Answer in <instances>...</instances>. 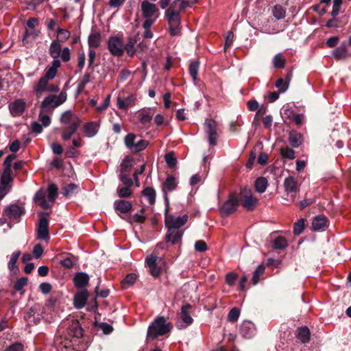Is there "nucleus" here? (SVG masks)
I'll return each mask as SVG.
<instances>
[{
  "instance_id": "1",
  "label": "nucleus",
  "mask_w": 351,
  "mask_h": 351,
  "mask_svg": "<svg viewBox=\"0 0 351 351\" xmlns=\"http://www.w3.org/2000/svg\"><path fill=\"white\" fill-rule=\"evenodd\" d=\"M166 202L165 210V226L167 228V232L165 235V241L171 242L173 245L178 243L182 238L184 230L180 228L182 227L188 220V215H184L182 217H174L173 215H168L169 199L167 195H165Z\"/></svg>"
},
{
  "instance_id": "2",
  "label": "nucleus",
  "mask_w": 351,
  "mask_h": 351,
  "mask_svg": "<svg viewBox=\"0 0 351 351\" xmlns=\"http://www.w3.org/2000/svg\"><path fill=\"white\" fill-rule=\"evenodd\" d=\"M66 93L61 92L58 95L52 94L46 97L40 104V112L39 114L40 120L42 122V125L47 127L51 123V119L47 114H43V112H47L48 108H54L62 104L66 99Z\"/></svg>"
},
{
  "instance_id": "3",
  "label": "nucleus",
  "mask_w": 351,
  "mask_h": 351,
  "mask_svg": "<svg viewBox=\"0 0 351 351\" xmlns=\"http://www.w3.org/2000/svg\"><path fill=\"white\" fill-rule=\"evenodd\" d=\"M173 324L167 322L164 316H157L147 328V340H154L158 337L169 333L173 329Z\"/></svg>"
},
{
  "instance_id": "4",
  "label": "nucleus",
  "mask_w": 351,
  "mask_h": 351,
  "mask_svg": "<svg viewBox=\"0 0 351 351\" xmlns=\"http://www.w3.org/2000/svg\"><path fill=\"white\" fill-rule=\"evenodd\" d=\"M141 10L143 16L145 19L143 27H150L158 17L159 10L158 8L155 4L145 0L141 3Z\"/></svg>"
},
{
  "instance_id": "5",
  "label": "nucleus",
  "mask_w": 351,
  "mask_h": 351,
  "mask_svg": "<svg viewBox=\"0 0 351 351\" xmlns=\"http://www.w3.org/2000/svg\"><path fill=\"white\" fill-rule=\"evenodd\" d=\"M180 10H176L173 5H171L166 11V16L169 25V32L171 36H178L180 33Z\"/></svg>"
},
{
  "instance_id": "6",
  "label": "nucleus",
  "mask_w": 351,
  "mask_h": 351,
  "mask_svg": "<svg viewBox=\"0 0 351 351\" xmlns=\"http://www.w3.org/2000/svg\"><path fill=\"white\" fill-rule=\"evenodd\" d=\"M239 206V199L237 192L230 193L228 199L219 208L221 217L226 218L234 213Z\"/></svg>"
},
{
  "instance_id": "7",
  "label": "nucleus",
  "mask_w": 351,
  "mask_h": 351,
  "mask_svg": "<svg viewBox=\"0 0 351 351\" xmlns=\"http://www.w3.org/2000/svg\"><path fill=\"white\" fill-rule=\"evenodd\" d=\"M238 195L239 204L241 203L247 210L252 211L256 208L258 199L253 197L252 190L249 187L241 188Z\"/></svg>"
},
{
  "instance_id": "8",
  "label": "nucleus",
  "mask_w": 351,
  "mask_h": 351,
  "mask_svg": "<svg viewBox=\"0 0 351 351\" xmlns=\"http://www.w3.org/2000/svg\"><path fill=\"white\" fill-rule=\"evenodd\" d=\"M49 53L54 59L58 60L60 57L63 62H68L71 58V51L68 47L62 49L58 40H53L49 47Z\"/></svg>"
},
{
  "instance_id": "9",
  "label": "nucleus",
  "mask_w": 351,
  "mask_h": 351,
  "mask_svg": "<svg viewBox=\"0 0 351 351\" xmlns=\"http://www.w3.org/2000/svg\"><path fill=\"white\" fill-rule=\"evenodd\" d=\"M67 336L71 342H77L84 337V330L77 319H72L67 328Z\"/></svg>"
},
{
  "instance_id": "10",
  "label": "nucleus",
  "mask_w": 351,
  "mask_h": 351,
  "mask_svg": "<svg viewBox=\"0 0 351 351\" xmlns=\"http://www.w3.org/2000/svg\"><path fill=\"white\" fill-rule=\"evenodd\" d=\"M39 223L37 228V237L41 240H46L49 238V219L45 217L49 215V213L40 212L39 214Z\"/></svg>"
},
{
  "instance_id": "11",
  "label": "nucleus",
  "mask_w": 351,
  "mask_h": 351,
  "mask_svg": "<svg viewBox=\"0 0 351 351\" xmlns=\"http://www.w3.org/2000/svg\"><path fill=\"white\" fill-rule=\"evenodd\" d=\"M158 261H160L161 258L154 254L145 259V263L149 268V273L154 278L159 277L161 273V267L158 265Z\"/></svg>"
},
{
  "instance_id": "12",
  "label": "nucleus",
  "mask_w": 351,
  "mask_h": 351,
  "mask_svg": "<svg viewBox=\"0 0 351 351\" xmlns=\"http://www.w3.org/2000/svg\"><path fill=\"white\" fill-rule=\"evenodd\" d=\"M61 63L59 60H53L51 64L49 66L45 76L40 80L39 88H43L45 85L46 81L52 80L57 73L58 69L60 66Z\"/></svg>"
},
{
  "instance_id": "13",
  "label": "nucleus",
  "mask_w": 351,
  "mask_h": 351,
  "mask_svg": "<svg viewBox=\"0 0 351 351\" xmlns=\"http://www.w3.org/2000/svg\"><path fill=\"white\" fill-rule=\"evenodd\" d=\"M108 47L110 52L117 56H122L123 53V45L118 37H110L108 40Z\"/></svg>"
},
{
  "instance_id": "14",
  "label": "nucleus",
  "mask_w": 351,
  "mask_h": 351,
  "mask_svg": "<svg viewBox=\"0 0 351 351\" xmlns=\"http://www.w3.org/2000/svg\"><path fill=\"white\" fill-rule=\"evenodd\" d=\"M205 125L209 143L210 145L214 146L217 144V122L213 119H206Z\"/></svg>"
},
{
  "instance_id": "15",
  "label": "nucleus",
  "mask_w": 351,
  "mask_h": 351,
  "mask_svg": "<svg viewBox=\"0 0 351 351\" xmlns=\"http://www.w3.org/2000/svg\"><path fill=\"white\" fill-rule=\"evenodd\" d=\"M26 103L23 99H18L9 104V110L13 117L21 116L25 111Z\"/></svg>"
},
{
  "instance_id": "16",
  "label": "nucleus",
  "mask_w": 351,
  "mask_h": 351,
  "mask_svg": "<svg viewBox=\"0 0 351 351\" xmlns=\"http://www.w3.org/2000/svg\"><path fill=\"white\" fill-rule=\"evenodd\" d=\"M192 308V306L189 304H185L181 307L180 312V318L184 325H178V328L179 329H182L186 328L188 326L191 325L193 319L190 315L189 310Z\"/></svg>"
},
{
  "instance_id": "17",
  "label": "nucleus",
  "mask_w": 351,
  "mask_h": 351,
  "mask_svg": "<svg viewBox=\"0 0 351 351\" xmlns=\"http://www.w3.org/2000/svg\"><path fill=\"white\" fill-rule=\"evenodd\" d=\"M89 276L85 272H77L73 278V284L76 289H86V287L89 283Z\"/></svg>"
},
{
  "instance_id": "18",
  "label": "nucleus",
  "mask_w": 351,
  "mask_h": 351,
  "mask_svg": "<svg viewBox=\"0 0 351 351\" xmlns=\"http://www.w3.org/2000/svg\"><path fill=\"white\" fill-rule=\"evenodd\" d=\"M82 121L79 117H76L75 120L66 127L62 134V138L64 141H69L71 136L76 132Z\"/></svg>"
},
{
  "instance_id": "19",
  "label": "nucleus",
  "mask_w": 351,
  "mask_h": 351,
  "mask_svg": "<svg viewBox=\"0 0 351 351\" xmlns=\"http://www.w3.org/2000/svg\"><path fill=\"white\" fill-rule=\"evenodd\" d=\"M89 297V293L87 289L78 291L74 295L73 305L75 308L81 309L86 304L87 300Z\"/></svg>"
},
{
  "instance_id": "20",
  "label": "nucleus",
  "mask_w": 351,
  "mask_h": 351,
  "mask_svg": "<svg viewBox=\"0 0 351 351\" xmlns=\"http://www.w3.org/2000/svg\"><path fill=\"white\" fill-rule=\"evenodd\" d=\"M5 214L12 219H18L25 214V209L17 204H11L5 209Z\"/></svg>"
},
{
  "instance_id": "21",
  "label": "nucleus",
  "mask_w": 351,
  "mask_h": 351,
  "mask_svg": "<svg viewBox=\"0 0 351 351\" xmlns=\"http://www.w3.org/2000/svg\"><path fill=\"white\" fill-rule=\"evenodd\" d=\"M284 116L285 119L295 123L298 126H300L303 123L304 114H297L291 108H287L284 110Z\"/></svg>"
},
{
  "instance_id": "22",
  "label": "nucleus",
  "mask_w": 351,
  "mask_h": 351,
  "mask_svg": "<svg viewBox=\"0 0 351 351\" xmlns=\"http://www.w3.org/2000/svg\"><path fill=\"white\" fill-rule=\"evenodd\" d=\"M288 141L292 147H299L303 142V136L295 130H291Z\"/></svg>"
},
{
  "instance_id": "23",
  "label": "nucleus",
  "mask_w": 351,
  "mask_h": 351,
  "mask_svg": "<svg viewBox=\"0 0 351 351\" xmlns=\"http://www.w3.org/2000/svg\"><path fill=\"white\" fill-rule=\"evenodd\" d=\"M328 226V220L324 215L315 217L312 222V228L314 230H324Z\"/></svg>"
},
{
  "instance_id": "24",
  "label": "nucleus",
  "mask_w": 351,
  "mask_h": 351,
  "mask_svg": "<svg viewBox=\"0 0 351 351\" xmlns=\"http://www.w3.org/2000/svg\"><path fill=\"white\" fill-rule=\"evenodd\" d=\"M135 98L132 95H128L126 97L119 95L117 97V106L119 109L126 110L128 107L134 104Z\"/></svg>"
},
{
  "instance_id": "25",
  "label": "nucleus",
  "mask_w": 351,
  "mask_h": 351,
  "mask_svg": "<svg viewBox=\"0 0 351 351\" xmlns=\"http://www.w3.org/2000/svg\"><path fill=\"white\" fill-rule=\"evenodd\" d=\"M114 209L121 213H128L132 209V204L126 200H116L114 203Z\"/></svg>"
},
{
  "instance_id": "26",
  "label": "nucleus",
  "mask_w": 351,
  "mask_h": 351,
  "mask_svg": "<svg viewBox=\"0 0 351 351\" xmlns=\"http://www.w3.org/2000/svg\"><path fill=\"white\" fill-rule=\"evenodd\" d=\"M34 200L45 210L49 209L51 207L49 202L46 200L45 193L42 190H39L36 193Z\"/></svg>"
},
{
  "instance_id": "27",
  "label": "nucleus",
  "mask_w": 351,
  "mask_h": 351,
  "mask_svg": "<svg viewBox=\"0 0 351 351\" xmlns=\"http://www.w3.org/2000/svg\"><path fill=\"white\" fill-rule=\"evenodd\" d=\"M99 125L94 121L86 123L83 127V131L86 136L93 137L95 136L99 130Z\"/></svg>"
},
{
  "instance_id": "28",
  "label": "nucleus",
  "mask_w": 351,
  "mask_h": 351,
  "mask_svg": "<svg viewBox=\"0 0 351 351\" xmlns=\"http://www.w3.org/2000/svg\"><path fill=\"white\" fill-rule=\"evenodd\" d=\"M297 338L302 343H306L309 342L311 337V332L309 329L306 326H302L297 330Z\"/></svg>"
},
{
  "instance_id": "29",
  "label": "nucleus",
  "mask_w": 351,
  "mask_h": 351,
  "mask_svg": "<svg viewBox=\"0 0 351 351\" xmlns=\"http://www.w3.org/2000/svg\"><path fill=\"white\" fill-rule=\"evenodd\" d=\"M285 189L288 193H295L298 190V183L295 178L289 176L284 181Z\"/></svg>"
},
{
  "instance_id": "30",
  "label": "nucleus",
  "mask_w": 351,
  "mask_h": 351,
  "mask_svg": "<svg viewBox=\"0 0 351 351\" xmlns=\"http://www.w3.org/2000/svg\"><path fill=\"white\" fill-rule=\"evenodd\" d=\"M134 166V158L131 156H126L121 163V173H128Z\"/></svg>"
},
{
  "instance_id": "31",
  "label": "nucleus",
  "mask_w": 351,
  "mask_h": 351,
  "mask_svg": "<svg viewBox=\"0 0 351 351\" xmlns=\"http://www.w3.org/2000/svg\"><path fill=\"white\" fill-rule=\"evenodd\" d=\"M176 187L177 183L176 182V178L172 176H169L162 184V191L164 192L173 191L176 189Z\"/></svg>"
},
{
  "instance_id": "32",
  "label": "nucleus",
  "mask_w": 351,
  "mask_h": 351,
  "mask_svg": "<svg viewBox=\"0 0 351 351\" xmlns=\"http://www.w3.org/2000/svg\"><path fill=\"white\" fill-rule=\"evenodd\" d=\"M79 186L74 183L69 184L62 188V195L68 198L77 193Z\"/></svg>"
},
{
  "instance_id": "33",
  "label": "nucleus",
  "mask_w": 351,
  "mask_h": 351,
  "mask_svg": "<svg viewBox=\"0 0 351 351\" xmlns=\"http://www.w3.org/2000/svg\"><path fill=\"white\" fill-rule=\"evenodd\" d=\"M240 331L242 335L247 339L253 335L254 327L251 322H244L241 324Z\"/></svg>"
},
{
  "instance_id": "34",
  "label": "nucleus",
  "mask_w": 351,
  "mask_h": 351,
  "mask_svg": "<svg viewBox=\"0 0 351 351\" xmlns=\"http://www.w3.org/2000/svg\"><path fill=\"white\" fill-rule=\"evenodd\" d=\"M268 186V182L266 178L265 177H259L254 182V188L255 190L260 193H264Z\"/></svg>"
},
{
  "instance_id": "35",
  "label": "nucleus",
  "mask_w": 351,
  "mask_h": 351,
  "mask_svg": "<svg viewBox=\"0 0 351 351\" xmlns=\"http://www.w3.org/2000/svg\"><path fill=\"white\" fill-rule=\"evenodd\" d=\"M13 180L14 178L12 176V172L3 171L1 177V184L11 189V182L13 181Z\"/></svg>"
},
{
  "instance_id": "36",
  "label": "nucleus",
  "mask_w": 351,
  "mask_h": 351,
  "mask_svg": "<svg viewBox=\"0 0 351 351\" xmlns=\"http://www.w3.org/2000/svg\"><path fill=\"white\" fill-rule=\"evenodd\" d=\"M287 245V239L284 237L278 236L273 241L272 247L276 250H284Z\"/></svg>"
},
{
  "instance_id": "37",
  "label": "nucleus",
  "mask_w": 351,
  "mask_h": 351,
  "mask_svg": "<svg viewBox=\"0 0 351 351\" xmlns=\"http://www.w3.org/2000/svg\"><path fill=\"white\" fill-rule=\"evenodd\" d=\"M142 194L144 197H147L150 204H154L156 201V191L152 187H146L143 191Z\"/></svg>"
},
{
  "instance_id": "38",
  "label": "nucleus",
  "mask_w": 351,
  "mask_h": 351,
  "mask_svg": "<svg viewBox=\"0 0 351 351\" xmlns=\"http://www.w3.org/2000/svg\"><path fill=\"white\" fill-rule=\"evenodd\" d=\"M47 192L48 200L51 202H54L58 193V188L57 185L54 183L49 184L47 188Z\"/></svg>"
},
{
  "instance_id": "39",
  "label": "nucleus",
  "mask_w": 351,
  "mask_h": 351,
  "mask_svg": "<svg viewBox=\"0 0 351 351\" xmlns=\"http://www.w3.org/2000/svg\"><path fill=\"white\" fill-rule=\"evenodd\" d=\"M76 117L71 110H66L62 114L60 122L64 125H70Z\"/></svg>"
},
{
  "instance_id": "40",
  "label": "nucleus",
  "mask_w": 351,
  "mask_h": 351,
  "mask_svg": "<svg viewBox=\"0 0 351 351\" xmlns=\"http://www.w3.org/2000/svg\"><path fill=\"white\" fill-rule=\"evenodd\" d=\"M101 43V35L98 32H93L88 37V45L91 47H98Z\"/></svg>"
},
{
  "instance_id": "41",
  "label": "nucleus",
  "mask_w": 351,
  "mask_h": 351,
  "mask_svg": "<svg viewBox=\"0 0 351 351\" xmlns=\"http://www.w3.org/2000/svg\"><path fill=\"white\" fill-rule=\"evenodd\" d=\"M137 279L135 274L131 273L128 274L121 282V285L123 289H127L133 285Z\"/></svg>"
},
{
  "instance_id": "42",
  "label": "nucleus",
  "mask_w": 351,
  "mask_h": 351,
  "mask_svg": "<svg viewBox=\"0 0 351 351\" xmlns=\"http://www.w3.org/2000/svg\"><path fill=\"white\" fill-rule=\"evenodd\" d=\"M306 219L304 218H300L293 224V234L295 236L300 235L304 230L306 226L305 224Z\"/></svg>"
},
{
  "instance_id": "43",
  "label": "nucleus",
  "mask_w": 351,
  "mask_h": 351,
  "mask_svg": "<svg viewBox=\"0 0 351 351\" xmlns=\"http://www.w3.org/2000/svg\"><path fill=\"white\" fill-rule=\"evenodd\" d=\"M77 258L72 254H69L66 257L62 259L60 262L61 265L66 269H71Z\"/></svg>"
},
{
  "instance_id": "44",
  "label": "nucleus",
  "mask_w": 351,
  "mask_h": 351,
  "mask_svg": "<svg viewBox=\"0 0 351 351\" xmlns=\"http://www.w3.org/2000/svg\"><path fill=\"white\" fill-rule=\"evenodd\" d=\"M40 32L39 30L36 29H25V32L24 34L23 38V43L24 45H27L29 43L28 39L32 37L33 39H35L39 34Z\"/></svg>"
},
{
  "instance_id": "45",
  "label": "nucleus",
  "mask_w": 351,
  "mask_h": 351,
  "mask_svg": "<svg viewBox=\"0 0 351 351\" xmlns=\"http://www.w3.org/2000/svg\"><path fill=\"white\" fill-rule=\"evenodd\" d=\"M265 267L263 265H259L253 272L252 282L253 285H256L259 282L260 276L264 273Z\"/></svg>"
},
{
  "instance_id": "46",
  "label": "nucleus",
  "mask_w": 351,
  "mask_h": 351,
  "mask_svg": "<svg viewBox=\"0 0 351 351\" xmlns=\"http://www.w3.org/2000/svg\"><path fill=\"white\" fill-rule=\"evenodd\" d=\"M280 153L284 158L293 160L295 158V151L289 147L280 148Z\"/></svg>"
},
{
  "instance_id": "47",
  "label": "nucleus",
  "mask_w": 351,
  "mask_h": 351,
  "mask_svg": "<svg viewBox=\"0 0 351 351\" xmlns=\"http://www.w3.org/2000/svg\"><path fill=\"white\" fill-rule=\"evenodd\" d=\"M348 50L345 45H341L332 51V56L337 60L343 59L347 56Z\"/></svg>"
},
{
  "instance_id": "48",
  "label": "nucleus",
  "mask_w": 351,
  "mask_h": 351,
  "mask_svg": "<svg viewBox=\"0 0 351 351\" xmlns=\"http://www.w3.org/2000/svg\"><path fill=\"white\" fill-rule=\"evenodd\" d=\"M165 158L166 163L169 168H173L176 167L177 164V158L173 152H170L166 154Z\"/></svg>"
},
{
  "instance_id": "49",
  "label": "nucleus",
  "mask_w": 351,
  "mask_h": 351,
  "mask_svg": "<svg viewBox=\"0 0 351 351\" xmlns=\"http://www.w3.org/2000/svg\"><path fill=\"white\" fill-rule=\"evenodd\" d=\"M131 186H123L117 189L118 196L121 198H128L132 196V190L130 189Z\"/></svg>"
},
{
  "instance_id": "50",
  "label": "nucleus",
  "mask_w": 351,
  "mask_h": 351,
  "mask_svg": "<svg viewBox=\"0 0 351 351\" xmlns=\"http://www.w3.org/2000/svg\"><path fill=\"white\" fill-rule=\"evenodd\" d=\"M273 64L276 69H282L285 66V58L281 53H278L274 57Z\"/></svg>"
},
{
  "instance_id": "51",
  "label": "nucleus",
  "mask_w": 351,
  "mask_h": 351,
  "mask_svg": "<svg viewBox=\"0 0 351 351\" xmlns=\"http://www.w3.org/2000/svg\"><path fill=\"white\" fill-rule=\"evenodd\" d=\"M199 67V62L198 61H193L189 65V73L194 81H195L197 78Z\"/></svg>"
},
{
  "instance_id": "52",
  "label": "nucleus",
  "mask_w": 351,
  "mask_h": 351,
  "mask_svg": "<svg viewBox=\"0 0 351 351\" xmlns=\"http://www.w3.org/2000/svg\"><path fill=\"white\" fill-rule=\"evenodd\" d=\"M136 136L133 133H129L124 138V143L125 146L132 151L135 145V139Z\"/></svg>"
},
{
  "instance_id": "53",
  "label": "nucleus",
  "mask_w": 351,
  "mask_h": 351,
  "mask_svg": "<svg viewBox=\"0 0 351 351\" xmlns=\"http://www.w3.org/2000/svg\"><path fill=\"white\" fill-rule=\"evenodd\" d=\"M136 43V39L135 38H130L128 43L125 45V50L129 56H133L135 52L134 45Z\"/></svg>"
},
{
  "instance_id": "54",
  "label": "nucleus",
  "mask_w": 351,
  "mask_h": 351,
  "mask_svg": "<svg viewBox=\"0 0 351 351\" xmlns=\"http://www.w3.org/2000/svg\"><path fill=\"white\" fill-rule=\"evenodd\" d=\"M20 255H21L20 251H16L12 254L11 258H10V260L8 263V268L10 271H13L14 269H18L16 264V262H17Z\"/></svg>"
},
{
  "instance_id": "55",
  "label": "nucleus",
  "mask_w": 351,
  "mask_h": 351,
  "mask_svg": "<svg viewBox=\"0 0 351 351\" xmlns=\"http://www.w3.org/2000/svg\"><path fill=\"white\" fill-rule=\"evenodd\" d=\"M273 15L277 19H282L285 16V10L279 5H276L273 8Z\"/></svg>"
},
{
  "instance_id": "56",
  "label": "nucleus",
  "mask_w": 351,
  "mask_h": 351,
  "mask_svg": "<svg viewBox=\"0 0 351 351\" xmlns=\"http://www.w3.org/2000/svg\"><path fill=\"white\" fill-rule=\"evenodd\" d=\"M15 158H16V155H14V154H10L5 158V159L3 162V166H4L3 171L12 172L11 167H12V161Z\"/></svg>"
},
{
  "instance_id": "57",
  "label": "nucleus",
  "mask_w": 351,
  "mask_h": 351,
  "mask_svg": "<svg viewBox=\"0 0 351 351\" xmlns=\"http://www.w3.org/2000/svg\"><path fill=\"white\" fill-rule=\"evenodd\" d=\"M197 0H174L171 5H173L176 8L177 3L180 2L179 10L182 11L186 8L189 7L191 3H195L197 2Z\"/></svg>"
},
{
  "instance_id": "58",
  "label": "nucleus",
  "mask_w": 351,
  "mask_h": 351,
  "mask_svg": "<svg viewBox=\"0 0 351 351\" xmlns=\"http://www.w3.org/2000/svg\"><path fill=\"white\" fill-rule=\"evenodd\" d=\"M58 33V40L61 43H64L70 37V32L64 29L58 28L57 30Z\"/></svg>"
},
{
  "instance_id": "59",
  "label": "nucleus",
  "mask_w": 351,
  "mask_h": 351,
  "mask_svg": "<svg viewBox=\"0 0 351 351\" xmlns=\"http://www.w3.org/2000/svg\"><path fill=\"white\" fill-rule=\"evenodd\" d=\"M240 315V310L237 307L232 308L228 315V320L230 322H237L239 319Z\"/></svg>"
},
{
  "instance_id": "60",
  "label": "nucleus",
  "mask_w": 351,
  "mask_h": 351,
  "mask_svg": "<svg viewBox=\"0 0 351 351\" xmlns=\"http://www.w3.org/2000/svg\"><path fill=\"white\" fill-rule=\"evenodd\" d=\"M267 108L261 106L256 112L252 124L257 127L259 125V121L261 117L266 113Z\"/></svg>"
},
{
  "instance_id": "61",
  "label": "nucleus",
  "mask_w": 351,
  "mask_h": 351,
  "mask_svg": "<svg viewBox=\"0 0 351 351\" xmlns=\"http://www.w3.org/2000/svg\"><path fill=\"white\" fill-rule=\"evenodd\" d=\"M27 282L28 278L27 277L20 278L14 285V290L17 291H21L23 289V287L27 285Z\"/></svg>"
},
{
  "instance_id": "62",
  "label": "nucleus",
  "mask_w": 351,
  "mask_h": 351,
  "mask_svg": "<svg viewBox=\"0 0 351 351\" xmlns=\"http://www.w3.org/2000/svg\"><path fill=\"white\" fill-rule=\"evenodd\" d=\"M148 141L141 139L137 143H135L134 147L132 149V152L134 153H137L144 150L148 145Z\"/></svg>"
},
{
  "instance_id": "63",
  "label": "nucleus",
  "mask_w": 351,
  "mask_h": 351,
  "mask_svg": "<svg viewBox=\"0 0 351 351\" xmlns=\"http://www.w3.org/2000/svg\"><path fill=\"white\" fill-rule=\"evenodd\" d=\"M145 217L140 215V214H134L133 215H130L128 219H127L128 222L130 223H132L134 222L138 223H143L145 221Z\"/></svg>"
},
{
  "instance_id": "64",
  "label": "nucleus",
  "mask_w": 351,
  "mask_h": 351,
  "mask_svg": "<svg viewBox=\"0 0 351 351\" xmlns=\"http://www.w3.org/2000/svg\"><path fill=\"white\" fill-rule=\"evenodd\" d=\"M24 346L20 342H15L8 346L5 351H23Z\"/></svg>"
}]
</instances>
